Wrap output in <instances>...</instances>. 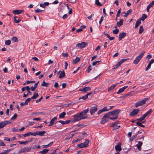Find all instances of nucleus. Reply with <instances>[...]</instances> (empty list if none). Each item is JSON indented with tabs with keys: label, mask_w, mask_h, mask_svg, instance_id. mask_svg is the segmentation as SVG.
I'll return each mask as SVG.
<instances>
[{
	"label": "nucleus",
	"mask_w": 154,
	"mask_h": 154,
	"mask_svg": "<svg viewBox=\"0 0 154 154\" xmlns=\"http://www.w3.org/2000/svg\"><path fill=\"white\" fill-rule=\"evenodd\" d=\"M113 33L115 34H117L119 32V30L118 29H116L113 30Z\"/></svg>",
	"instance_id": "nucleus-45"
},
{
	"label": "nucleus",
	"mask_w": 154,
	"mask_h": 154,
	"mask_svg": "<svg viewBox=\"0 0 154 154\" xmlns=\"http://www.w3.org/2000/svg\"><path fill=\"white\" fill-rule=\"evenodd\" d=\"M118 122H116L114 123H113L111 125V126L112 127L114 128V129H118L120 127V125H117L118 123Z\"/></svg>",
	"instance_id": "nucleus-18"
},
{
	"label": "nucleus",
	"mask_w": 154,
	"mask_h": 154,
	"mask_svg": "<svg viewBox=\"0 0 154 154\" xmlns=\"http://www.w3.org/2000/svg\"><path fill=\"white\" fill-rule=\"evenodd\" d=\"M120 110L119 109L114 110L111 112H108V114H109L110 116H118L117 115L120 112Z\"/></svg>",
	"instance_id": "nucleus-6"
},
{
	"label": "nucleus",
	"mask_w": 154,
	"mask_h": 154,
	"mask_svg": "<svg viewBox=\"0 0 154 154\" xmlns=\"http://www.w3.org/2000/svg\"><path fill=\"white\" fill-rule=\"evenodd\" d=\"M143 31V26H140V29L139 30V33H142Z\"/></svg>",
	"instance_id": "nucleus-35"
},
{
	"label": "nucleus",
	"mask_w": 154,
	"mask_h": 154,
	"mask_svg": "<svg viewBox=\"0 0 154 154\" xmlns=\"http://www.w3.org/2000/svg\"><path fill=\"white\" fill-rule=\"evenodd\" d=\"M108 110L107 109V108L106 107H105L103 108V109H101L98 111L97 114L98 115H100L103 112H104L105 111H108Z\"/></svg>",
	"instance_id": "nucleus-17"
},
{
	"label": "nucleus",
	"mask_w": 154,
	"mask_h": 154,
	"mask_svg": "<svg viewBox=\"0 0 154 154\" xmlns=\"http://www.w3.org/2000/svg\"><path fill=\"white\" fill-rule=\"evenodd\" d=\"M97 106L96 105L94 106L91 107L90 111L91 114H93L97 111Z\"/></svg>",
	"instance_id": "nucleus-9"
},
{
	"label": "nucleus",
	"mask_w": 154,
	"mask_h": 154,
	"mask_svg": "<svg viewBox=\"0 0 154 154\" xmlns=\"http://www.w3.org/2000/svg\"><path fill=\"white\" fill-rule=\"evenodd\" d=\"M126 33L124 32L120 33L119 38V41L121 40L122 38H124L126 36Z\"/></svg>",
	"instance_id": "nucleus-15"
},
{
	"label": "nucleus",
	"mask_w": 154,
	"mask_h": 154,
	"mask_svg": "<svg viewBox=\"0 0 154 154\" xmlns=\"http://www.w3.org/2000/svg\"><path fill=\"white\" fill-rule=\"evenodd\" d=\"M145 51H143L140 52V54L136 57V59L134 60L133 63L135 65L137 64L139 62L140 60L143 56Z\"/></svg>",
	"instance_id": "nucleus-3"
},
{
	"label": "nucleus",
	"mask_w": 154,
	"mask_h": 154,
	"mask_svg": "<svg viewBox=\"0 0 154 154\" xmlns=\"http://www.w3.org/2000/svg\"><path fill=\"white\" fill-rule=\"evenodd\" d=\"M13 13L15 15H18L22 14L24 12V11L22 10H17L13 11Z\"/></svg>",
	"instance_id": "nucleus-13"
},
{
	"label": "nucleus",
	"mask_w": 154,
	"mask_h": 154,
	"mask_svg": "<svg viewBox=\"0 0 154 154\" xmlns=\"http://www.w3.org/2000/svg\"><path fill=\"white\" fill-rule=\"evenodd\" d=\"M11 150H5L4 152H1L0 154H8V152Z\"/></svg>",
	"instance_id": "nucleus-52"
},
{
	"label": "nucleus",
	"mask_w": 154,
	"mask_h": 154,
	"mask_svg": "<svg viewBox=\"0 0 154 154\" xmlns=\"http://www.w3.org/2000/svg\"><path fill=\"white\" fill-rule=\"evenodd\" d=\"M117 84H113L108 89V91H112V90L116 86Z\"/></svg>",
	"instance_id": "nucleus-28"
},
{
	"label": "nucleus",
	"mask_w": 154,
	"mask_h": 154,
	"mask_svg": "<svg viewBox=\"0 0 154 154\" xmlns=\"http://www.w3.org/2000/svg\"><path fill=\"white\" fill-rule=\"evenodd\" d=\"M38 96L37 93H36L35 92L33 96L31 97V99H35Z\"/></svg>",
	"instance_id": "nucleus-32"
},
{
	"label": "nucleus",
	"mask_w": 154,
	"mask_h": 154,
	"mask_svg": "<svg viewBox=\"0 0 154 154\" xmlns=\"http://www.w3.org/2000/svg\"><path fill=\"white\" fill-rule=\"evenodd\" d=\"M89 143V140H86L85 141L84 144L86 146V147H87Z\"/></svg>",
	"instance_id": "nucleus-38"
},
{
	"label": "nucleus",
	"mask_w": 154,
	"mask_h": 154,
	"mask_svg": "<svg viewBox=\"0 0 154 154\" xmlns=\"http://www.w3.org/2000/svg\"><path fill=\"white\" fill-rule=\"evenodd\" d=\"M149 99L148 98H145L143 100H142L136 103L135 104V107H137L139 106H140L143 105L146 102L147 100Z\"/></svg>",
	"instance_id": "nucleus-5"
},
{
	"label": "nucleus",
	"mask_w": 154,
	"mask_h": 154,
	"mask_svg": "<svg viewBox=\"0 0 154 154\" xmlns=\"http://www.w3.org/2000/svg\"><path fill=\"white\" fill-rule=\"evenodd\" d=\"M11 43V41L10 40H6L5 41V44L6 45H10Z\"/></svg>",
	"instance_id": "nucleus-42"
},
{
	"label": "nucleus",
	"mask_w": 154,
	"mask_h": 154,
	"mask_svg": "<svg viewBox=\"0 0 154 154\" xmlns=\"http://www.w3.org/2000/svg\"><path fill=\"white\" fill-rule=\"evenodd\" d=\"M80 60V58L78 57H76L75 59L73 60L72 63L73 64H76Z\"/></svg>",
	"instance_id": "nucleus-25"
},
{
	"label": "nucleus",
	"mask_w": 154,
	"mask_h": 154,
	"mask_svg": "<svg viewBox=\"0 0 154 154\" xmlns=\"http://www.w3.org/2000/svg\"><path fill=\"white\" fill-rule=\"evenodd\" d=\"M46 133L45 131H37V135H39L40 136H42Z\"/></svg>",
	"instance_id": "nucleus-23"
},
{
	"label": "nucleus",
	"mask_w": 154,
	"mask_h": 154,
	"mask_svg": "<svg viewBox=\"0 0 154 154\" xmlns=\"http://www.w3.org/2000/svg\"><path fill=\"white\" fill-rule=\"evenodd\" d=\"M89 109L88 108L81 112L80 113H78L74 116V121H79L82 119H86L88 118L85 115L88 112Z\"/></svg>",
	"instance_id": "nucleus-1"
},
{
	"label": "nucleus",
	"mask_w": 154,
	"mask_h": 154,
	"mask_svg": "<svg viewBox=\"0 0 154 154\" xmlns=\"http://www.w3.org/2000/svg\"><path fill=\"white\" fill-rule=\"evenodd\" d=\"M49 150V149H44L42 151H40L39 153L42 154H45L47 153Z\"/></svg>",
	"instance_id": "nucleus-24"
},
{
	"label": "nucleus",
	"mask_w": 154,
	"mask_h": 154,
	"mask_svg": "<svg viewBox=\"0 0 154 154\" xmlns=\"http://www.w3.org/2000/svg\"><path fill=\"white\" fill-rule=\"evenodd\" d=\"M139 109H134L130 114V115L131 116H134L136 115L140 111Z\"/></svg>",
	"instance_id": "nucleus-10"
},
{
	"label": "nucleus",
	"mask_w": 154,
	"mask_h": 154,
	"mask_svg": "<svg viewBox=\"0 0 154 154\" xmlns=\"http://www.w3.org/2000/svg\"><path fill=\"white\" fill-rule=\"evenodd\" d=\"M65 76V74L64 71L63 70L61 72L60 74L59 77L60 79H62Z\"/></svg>",
	"instance_id": "nucleus-22"
},
{
	"label": "nucleus",
	"mask_w": 154,
	"mask_h": 154,
	"mask_svg": "<svg viewBox=\"0 0 154 154\" xmlns=\"http://www.w3.org/2000/svg\"><path fill=\"white\" fill-rule=\"evenodd\" d=\"M108 113H106L102 117L100 122L102 124H104L109 121V117L110 116Z\"/></svg>",
	"instance_id": "nucleus-4"
},
{
	"label": "nucleus",
	"mask_w": 154,
	"mask_h": 154,
	"mask_svg": "<svg viewBox=\"0 0 154 154\" xmlns=\"http://www.w3.org/2000/svg\"><path fill=\"white\" fill-rule=\"evenodd\" d=\"M136 146L137 147L139 150L140 151L141 150L142 148L141 146H138L137 144H136Z\"/></svg>",
	"instance_id": "nucleus-64"
},
{
	"label": "nucleus",
	"mask_w": 154,
	"mask_h": 154,
	"mask_svg": "<svg viewBox=\"0 0 154 154\" xmlns=\"http://www.w3.org/2000/svg\"><path fill=\"white\" fill-rule=\"evenodd\" d=\"M31 98H28L25 101V104L26 105H27L28 104L29 102L30 101V100H31Z\"/></svg>",
	"instance_id": "nucleus-39"
},
{
	"label": "nucleus",
	"mask_w": 154,
	"mask_h": 154,
	"mask_svg": "<svg viewBox=\"0 0 154 154\" xmlns=\"http://www.w3.org/2000/svg\"><path fill=\"white\" fill-rule=\"evenodd\" d=\"M132 12V10L131 9H130L128 10L125 13L124 15L125 17H127L130 14H131Z\"/></svg>",
	"instance_id": "nucleus-27"
},
{
	"label": "nucleus",
	"mask_w": 154,
	"mask_h": 154,
	"mask_svg": "<svg viewBox=\"0 0 154 154\" xmlns=\"http://www.w3.org/2000/svg\"><path fill=\"white\" fill-rule=\"evenodd\" d=\"M43 98L42 97H41L39 99L37 100H36V103H38L40 102L41 100Z\"/></svg>",
	"instance_id": "nucleus-61"
},
{
	"label": "nucleus",
	"mask_w": 154,
	"mask_h": 154,
	"mask_svg": "<svg viewBox=\"0 0 154 154\" xmlns=\"http://www.w3.org/2000/svg\"><path fill=\"white\" fill-rule=\"evenodd\" d=\"M43 11L42 10L38 8L37 9L35 10V12H41Z\"/></svg>",
	"instance_id": "nucleus-59"
},
{
	"label": "nucleus",
	"mask_w": 154,
	"mask_h": 154,
	"mask_svg": "<svg viewBox=\"0 0 154 154\" xmlns=\"http://www.w3.org/2000/svg\"><path fill=\"white\" fill-rule=\"evenodd\" d=\"M31 149V148L30 147H25L23 149H22L21 150H20L19 152L20 153L25 152H28Z\"/></svg>",
	"instance_id": "nucleus-14"
},
{
	"label": "nucleus",
	"mask_w": 154,
	"mask_h": 154,
	"mask_svg": "<svg viewBox=\"0 0 154 154\" xmlns=\"http://www.w3.org/2000/svg\"><path fill=\"white\" fill-rule=\"evenodd\" d=\"M118 116H116L115 117H109V119H110L112 120H114L116 119H117L118 118Z\"/></svg>",
	"instance_id": "nucleus-44"
},
{
	"label": "nucleus",
	"mask_w": 154,
	"mask_h": 154,
	"mask_svg": "<svg viewBox=\"0 0 154 154\" xmlns=\"http://www.w3.org/2000/svg\"><path fill=\"white\" fill-rule=\"evenodd\" d=\"M115 149L117 152H119L122 150L121 143L120 142L118 143L117 145L115 146Z\"/></svg>",
	"instance_id": "nucleus-11"
},
{
	"label": "nucleus",
	"mask_w": 154,
	"mask_h": 154,
	"mask_svg": "<svg viewBox=\"0 0 154 154\" xmlns=\"http://www.w3.org/2000/svg\"><path fill=\"white\" fill-rule=\"evenodd\" d=\"M4 140L10 142L11 141V138L8 137H4Z\"/></svg>",
	"instance_id": "nucleus-53"
},
{
	"label": "nucleus",
	"mask_w": 154,
	"mask_h": 154,
	"mask_svg": "<svg viewBox=\"0 0 154 154\" xmlns=\"http://www.w3.org/2000/svg\"><path fill=\"white\" fill-rule=\"evenodd\" d=\"M73 121H74V120L73 121H72L70 120H67L65 121V124H69L71 122H72Z\"/></svg>",
	"instance_id": "nucleus-58"
},
{
	"label": "nucleus",
	"mask_w": 154,
	"mask_h": 154,
	"mask_svg": "<svg viewBox=\"0 0 154 154\" xmlns=\"http://www.w3.org/2000/svg\"><path fill=\"white\" fill-rule=\"evenodd\" d=\"M11 40L14 42H18L17 38L16 37H14L11 38Z\"/></svg>",
	"instance_id": "nucleus-36"
},
{
	"label": "nucleus",
	"mask_w": 154,
	"mask_h": 154,
	"mask_svg": "<svg viewBox=\"0 0 154 154\" xmlns=\"http://www.w3.org/2000/svg\"><path fill=\"white\" fill-rule=\"evenodd\" d=\"M88 43L85 42H82L81 43L77 44L76 47L80 48H82L87 45Z\"/></svg>",
	"instance_id": "nucleus-7"
},
{
	"label": "nucleus",
	"mask_w": 154,
	"mask_h": 154,
	"mask_svg": "<svg viewBox=\"0 0 154 154\" xmlns=\"http://www.w3.org/2000/svg\"><path fill=\"white\" fill-rule=\"evenodd\" d=\"M92 66L91 65L89 66L88 68L87 69V71L88 72V73L92 69Z\"/></svg>",
	"instance_id": "nucleus-50"
},
{
	"label": "nucleus",
	"mask_w": 154,
	"mask_h": 154,
	"mask_svg": "<svg viewBox=\"0 0 154 154\" xmlns=\"http://www.w3.org/2000/svg\"><path fill=\"white\" fill-rule=\"evenodd\" d=\"M123 19H121L117 23L116 25L118 27H120L123 24Z\"/></svg>",
	"instance_id": "nucleus-21"
},
{
	"label": "nucleus",
	"mask_w": 154,
	"mask_h": 154,
	"mask_svg": "<svg viewBox=\"0 0 154 154\" xmlns=\"http://www.w3.org/2000/svg\"><path fill=\"white\" fill-rule=\"evenodd\" d=\"M88 98V96L87 95H85L83 96L82 97H80L79 98V100H80L81 99H82L83 100H85L86 99Z\"/></svg>",
	"instance_id": "nucleus-40"
},
{
	"label": "nucleus",
	"mask_w": 154,
	"mask_h": 154,
	"mask_svg": "<svg viewBox=\"0 0 154 154\" xmlns=\"http://www.w3.org/2000/svg\"><path fill=\"white\" fill-rule=\"evenodd\" d=\"M66 114V113L65 112H63L60 113L59 115V117L60 118H64L65 117V116Z\"/></svg>",
	"instance_id": "nucleus-30"
},
{
	"label": "nucleus",
	"mask_w": 154,
	"mask_h": 154,
	"mask_svg": "<svg viewBox=\"0 0 154 154\" xmlns=\"http://www.w3.org/2000/svg\"><path fill=\"white\" fill-rule=\"evenodd\" d=\"M30 140H27L25 141H18V142L20 144H25L26 143L29 142L30 141H32V138H30Z\"/></svg>",
	"instance_id": "nucleus-20"
},
{
	"label": "nucleus",
	"mask_w": 154,
	"mask_h": 154,
	"mask_svg": "<svg viewBox=\"0 0 154 154\" xmlns=\"http://www.w3.org/2000/svg\"><path fill=\"white\" fill-rule=\"evenodd\" d=\"M0 146H5L6 145L1 140H0Z\"/></svg>",
	"instance_id": "nucleus-51"
},
{
	"label": "nucleus",
	"mask_w": 154,
	"mask_h": 154,
	"mask_svg": "<svg viewBox=\"0 0 154 154\" xmlns=\"http://www.w3.org/2000/svg\"><path fill=\"white\" fill-rule=\"evenodd\" d=\"M103 16H102L100 19V20L99 22V23L100 25L101 24V23L102 22V21H103Z\"/></svg>",
	"instance_id": "nucleus-62"
},
{
	"label": "nucleus",
	"mask_w": 154,
	"mask_h": 154,
	"mask_svg": "<svg viewBox=\"0 0 154 154\" xmlns=\"http://www.w3.org/2000/svg\"><path fill=\"white\" fill-rule=\"evenodd\" d=\"M91 88L89 87H86L80 89L79 91L84 92H87V91L91 90Z\"/></svg>",
	"instance_id": "nucleus-12"
},
{
	"label": "nucleus",
	"mask_w": 154,
	"mask_h": 154,
	"mask_svg": "<svg viewBox=\"0 0 154 154\" xmlns=\"http://www.w3.org/2000/svg\"><path fill=\"white\" fill-rule=\"evenodd\" d=\"M129 60V58L128 59H121L119 61V63L121 64V65L124 62H125L127 60Z\"/></svg>",
	"instance_id": "nucleus-37"
},
{
	"label": "nucleus",
	"mask_w": 154,
	"mask_h": 154,
	"mask_svg": "<svg viewBox=\"0 0 154 154\" xmlns=\"http://www.w3.org/2000/svg\"><path fill=\"white\" fill-rule=\"evenodd\" d=\"M17 116V113H15L14 116L11 118V120H13L16 119Z\"/></svg>",
	"instance_id": "nucleus-43"
},
{
	"label": "nucleus",
	"mask_w": 154,
	"mask_h": 154,
	"mask_svg": "<svg viewBox=\"0 0 154 154\" xmlns=\"http://www.w3.org/2000/svg\"><path fill=\"white\" fill-rule=\"evenodd\" d=\"M128 86H125L124 87L119 89V90L117 92V94H120L122 92H123L125 90L128 88Z\"/></svg>",
	"instance_id": "nucleus-16"
},
{
	"label": "nucleus",
	"mask_w": 154,
	"mask_h": 154,
	"mask_svg": "<svg viewBox=\"0 0 154 154\" xmlns=\"http://www.w3.org/2000/svg\"><path fill=\"white\" fill-rule=\"evenodd\" d=\"M14 20L15 22L16 23H19L21 20L20 19L19 17L15 16L14 17Z\"/></svg>",
	"instance_id": "nucleus-26"
},
{
	"label": "nucleus",
	"mask_w": 154,
	"mask_h": 154,
	"mask_svg": "<svg viewBox=\"0 0 154 154\" xmlns=\"http://www.w3.org/2000/svg\"><path fill=\"white\" fill-rule=\"evenodd\" d=\"M57 118L56 117H54L51 120L50 123L48 125V126H52L54 124L55 121L57 120Z\"/></svg>",
	"instance_id": "nucleus-19"
},
{
	"label": "nucleus",
	"mask_w": 154,
	"mask_h": 154,
	"mask_svg": "<svg viewBox=\"0 0 154 154\" xmlns=\"http://www.w3.org/2000/svg\"><path fill=\"white\" fill-rule=\"evenodd\" d=\"M62 56L64 57H66L68 56V53H63L62 54Z\"/></svg>",
	"instance_id": "nucleus-54"
},
{
	"label": "nucleus",
	"mask_w": 154,
	"mask_h": 154,
	"mask_svg": "<svg viewBox=\"0 0 154 154\" xmlns=\"http://www.w3.org/2000/svg\"><path fill=\"white\" fill-rule=\"evenodd\" d=\"M11 122L8 121H5L0 122V129L2 128L7 125L10 124Z\"/></svg>",
	"instance_id": "nucleus-8"
},
{
	"label": "nucleus",
	"mask_w": 154,
	"mask_h": 154,
	"mask_svg": "<svg viewBox=\"0 0 154 154\" xmlns=\"http://www.w3.org/2000/svg\"><path fill=\"white\" fill-rule=\"evenodd\" d=\"M153 5H154V1H153L150 3L149 4L148 6V7L151 8L152 7Z\"/></svg>",
	"instance_id": "nucleus-46"
},
{
	"label": "nucleus",
	"mask_w": 154,
	"mask_h": 154,
	"mask_svg": "<svg viewBox=\"0 0 154 154\" xmlns=\"http://www.w3.org/2000/svg\"><path fill=\"white\" fill-rule=\"evenodd\" d=\"M94 16V15L93 14H92L90 16H89V17H87V18L90 20H92V16Z\"/></svg>",
	"instance_id": "nucleus-57"
},
{
	"label": "nucleus",
	"mask_w": 154,
	"mask_h": 154,
	"mask_svg": "<svg viewBox=\"0 0 154 154\" xmlns=\"http://www.w3.org/2000/svg\"><path fill=\"white\" fill-rule=\"evenodd\" d=\"M49 85V84L48 83H46L45 81H43L41 84L42 86L46 87H48Z\"/></svg>",
	"instance_id": "nucleus-31"
},
{
	"label": "nucleus",
	"mask_w": 154,
	"mask_h": 154,
	"mask_svg": "<svg viewBox=\"0 0 154 154\" xmlns=\"http://www.w3.org/2000/svg\"><path fill=\"white\" fill-rule=\"evenodd\" d=\"M59 122L61 123L62 125H64L65 124V121L62 120H60L55 123L56 125H57Z\"/></svg>",
	"instance_id": "nucleus-41"
},
{
	"label": "nucleus",
	"mask_w": 154,
	"mask_h": 154,
	"mask_svg": "<svg viewBox=\"0 0 154 154\" xmlns=\"http://www.w3.org/2000/svg\"><path fill=\"white\" fill-rule=\"evenodd\" d=\"M151 67V66L148 64L147 66L146 67V68L145 69L146 71H147L148 69H149Z\"/></svg>",
	"instance_id": "nucleus-63"
},
{
	"label": "nucleus",
	"mask_w": 154,
	"mask_h": 154,
	"mask_svg": "<svg viewBox=\"0 0 154 154\" xmlns=\"http://www.w3.org/2000/svg\"><path fill=\"white\" fill-rule=\"evenodd\" d=\"M141 23V21L140 20H137L136 22L135 23V25L134 28H137L140 24Z\"/></svg>",
	"instance_id": "nucleus-34"
},
{
	"label": "nucleus",
	"mask_w": 154,
	"mask_h": 154,
	"mask_svg": "<svg viewBox=\"0 0 154 154\" xmlns=\"http://www.w3.org/2000/svg\"><path fill=\"white\" fill-rule=\"evenodd\" d=\"M77 146L80 148H83L84 147H86V146L84 144V143H81L77 145Z\"/></svg>",
	"instance_id": "nucleus-33"
},
{
	"label": "nucleus",
	"mask_w": 154,
	"mask_h": 154,
	"mask_svg": "<svg viewBox=\"0 0 154 154\" xmlns=\"http://www.w3.org/2000/svg\"><path fill=\"white\" fill-rule=\"evenodd\" d=\"M35 82V81H27L26 82V83H27L28 84H29V83H33Z\"/></svg>",
	"instance_id": "nucleus-55"
},
{
	"label": "nucleus",
	"mask_w": 154,
	"mask_h": 154,
	"mask_svg": "<svg viewBox=\"0 0 154 154\" xmlns=\"http://www.w3.org/2000/svg\"><path fill=\"white\" fill-rule=\"evenodd\" d=\"M30 135L36 136V135H37V131L34 133L30 132Z\"/></svg>",
	"instance_id": "nucleus-47"
},
{
	"label": "nucleus",
	"mask_w": 154,
	"mask_h": 154,
	"mask_svg": "<svg viewBox=\"0 0 154 154\" xmlns=\"http://www.w3.org/2000/svg\"><path fill=\"white\" fill-rule=\"evenodd\" d=\"M95 4L99 6H101L102 5L101 3L99 2V0H96L95 1Z\"/></svg>",
	"instance_id": "nucleus-48"
},
{
	"label": "nucleus",
	"mask_w": 154,
	"mask_h": 154,
	"mask_svg": "<svg viewBox=\"0 0 154 154\" xmlns=\"http://www.w3.org/2000/svg\"><path fill=\"white\" fill-rule=\"evenodd\" d=\"M30 132H29V133H26L24 134H23L22 135L24 137H26L27 136H30Z\"/></svg>",
	"instance_id": "nucleus-49"
},
{
	"label": "nucleus",
	"mask_w": 154,
	"mask_h": 154,
	"mask_svg": "<svg viewBox=\"0 0 154 154\" xmlns=\"http://www.w3.org/2000/svg\"><path fill=\"white\" fill-rule=\"evenodd\" d=\"M147 17L146 14H144L142 15L140 19L142 21H143Z\"/></svg>",
	"instance_id": "nucleus-29"
},
{
	"label": "nucleus",
	"mask_w": 154,
	"mask_h": 154,
	"mask_svg": "<svg viewBox=\"0 0 154 154\" xmlns=\"http://www.w3.org/2000/svg\"><path fill=\"white\" fill-rule=\"evenodd\" d=\"M68 1H69L70 3H75L76 2V0H67Z\"/></svg>",
	"instance_id": "nucleus-56"
},
{
	"label": "nucleus",
	"mask_w": 154,
	"mask_h": 154,
	"mask_svg": "<svg viewBox=\"0 0 154 154\" xmlns=\"http://www.w3.org/2000/svg\"><path fill=\"white\" fill-rule=\"evenodd\" d=\"M152 110L151 109H150L147 112L144 114L139 119H137V120L138 122H137L136 123L138 126L142 127H144L145 126L142 124V123L139 122H141L148 115H149L152 112Z\"/></svg>",
	"instance_id": "nucleus-2"
},
{
	"label": "nucleus",
	"mask_w": 154,
	"mask_h": 154,
	"mask_svg": "<svg viewBox=\"0 0 154 154\" xmlns=\"http://www.w3.org/2000/svg\"><path fill=\"white\" fill-rule=\"evenodd\" d=\"M152 57V55L151 54H149L147 56L146 59H147L148 60L149 59Z\"/></svg>",
	"instance_id": "nucleus-60"
}]
</instances>
